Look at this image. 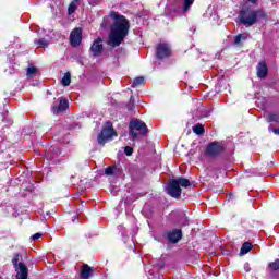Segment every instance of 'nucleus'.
Returning <instances> with one entry per match:
<instances>
[{
	"label": "nucleus",
	"instance_id": "nucleus-19",
	"mask_svg": "<svg viewBox=\"0 0 279 279\" xmlns=\"http://www.w3.org/2000/svg\"><path fill=\"white\" fill-rule=\"evenodd\" d=\"M17 71H19V68H17L16 63H11L9 65V69L4 70L7 75H14Z\"/></svg>",
	"mask_w": 279,
	"mask_h": 279
},
{
	"label": "nucleus",
	"instance_id": "nucleus-14",
	"mask_svg": "<svg viewBox=\"0 0 279 279\" xmlns=\"http://www.w3.org/2000/svg\"><path fill=\"white\" fill-rule=\"evenodd\" d=\"M60 155V148L58 147H50L47 149L45 156L48 160H56L58 156Z\"/></svg>",
	"mask_w": 279,
	"mask_h": 279
},
{
	"label": "nucleus",
	"instance_id": "nucleus-4",
	"mask_svg": "<svg viewBox=\"0 0 279 279\" xmlns=\"http://www.w3.org/2000/svg\"><path fill=\"white\" fill-rule=\"evenodd\" d=\"M147 124H145V122L142 120L136 119L129 123V134L132 141H136L138 136H144V134H147Z\"/></svg>",
	"mask_w": 279,
	"mask_h": 279
},
{
	"label": "nucleus",
	"instance_id": "nucleus-3",
	"mask_svg": "<svg viewBox=\"0 0 279 279\" xmlns=\"http://www.w3.org/2000/svg\"><path fill=\"white\" fill-rule=\"evenodd\" d=\"M189 186H191V181H189V179L184 177L171 179L168 183L167 193L170 195V197H173L174 199H180V197L182 196V189H189Z\"/></svg>",
	"mask_w": 279,
	"mask_h": 279
},
{
	"label": "nucleus",
	"instance_id": "nucleus-34",
	"mask_svg": "<svg viewBox=\"0 0 279 279\" xmlns=\"http://www.w3.org/2000/svg\"><path fill=\"white\" fill-rule=\"evenodd\" d=\"M40 236H43V233H35L31 239H32V241H38V239H40Z\"/></svg>",
	"mask_w": 279,
	"mask_h": 279
},
{
	"label": "nucleus",
	"instance_id": "nucleus-28",
	"mask_svg": "<svg viewBox=\"0 0 279 279\" xmlns=\"http://www.w3.org/2000/svg\"><path fill=\"white\" fill-rule=\"evenodd\" d=\"M269 268L272 270V271H279V259H276L275 262H271L269 264Z\"/></svg>",
	"mask_w": 279,
	"mask_h": 279
},
{
	"label": "nucleus",
	"instance_id": "nucleus-32",
	"mask_svg": "<svg viewBox=\"0 0 279 279\" xmlns=\"http://www.w3.org/2000/svg\"><path fill=\"white\" fill-rule=\"evenodd\" d=\"M2 121L3 123H8L7 125H12L10 119H8V111L5 113H2Z\"/></svg>",
	"mask_w": 279,
	"mask_h": 279
},
{
	"label": "nucleus",
	"instance_id": "nucleus-38",
	"mask_svg": "<svg viewBox=\"0 0 279 279\" xmlns=\"http://www.w3.org/2000/svg\"><path fill=\"white\" fill-rule=\"evenodd\" d=\"M113 196H117V191H111Z\"/></svg>",
	"mask_w": 279,
	"mask_h": 279
},
{
	"label": "nucleus",
	"instance_id": "nucleus-36",
	"mask_svg": "<svg viewBox=\"0 0 279 279\" xmlns=\"http://www.w3.org/2000/svg\"><path fill=\"white\" fill-rule=\"evenodd\" d=\"M3 145H5V142L0 143V151H1V148L3 147Z\"/></svg>",
	"mask_w": 279,
	"mask_h": 279
},
{
	"label": "nucleus",
	"instance_id": "nucleus-29",
	"mask_svg": "<svg viewBox=\"0 0 279 279\" xmlns=\"http://www.w3.org/2000/svg\"><path fill=\"white\" fill-rule=\"evenodd\" d=\"M77 5L75 4V1L71 2L69 8H68V13L73 14L76 10Z\"/></svg>",
	"mask_w": 279,
	"mask_h": 279
},
{
	"label": "nucleus",
	"instance_id": "nucleus-12",
	"mask_svg": "<svg viewBox=\"0 0 279 279\" xmlns=\"http://www.w3.org/2000/svg\"><path fill=\"white\" fill-rule=\"evenodd\" d=\"M15 279H27L29 276V269L23 263H19V266L15 268Z\"/></svg>",
	"mask_w": 279,
	"mask_h": 279
},
{
	"label": "nucleus",
	"instance_id": "nucleus-20",
	"mask_svg": "<svg viewBox=\"0 0 279 279\" xmlns=\"http://www.w3.org/2000/svg\"><path fill=\"white\" fill-rule=\"evenodd\" d=\"M143 85H145V77L138 76L134 78L132 83V88H137V86H143Z\"/></svg>",
	"mask_w": 279,
	"mask_h": 279
},
{
	"label": "nucleus",
	"instance_id": "nucleus-11",
	"mask_svg": "<svg viewBox=\"0 0 279 279\" xmlns=\"http://www.w3.org/2000/svg\"><path fill=\"white\" fill-rule=\"evenodd\" d=\"M166 236L170 243H178L182 239V229H173L168 231Z\"/></svg>",
	"mask_w": 279,
	"mask_h": 279
},
{
	"label": "nucleus",
	"instance_id": "nucleus-15",
	"mask_svg": "<svg viewBox=\"0 0 279 279\" xmlns=\"http://www.w3.org/2000/svg\"><path fill=\"white\" fill-rule=\"evenodd\" d=\"M93 268L88 266L87 264L83 265L82 271H81V278L82 279H88L90 276H93Z\"/></svg>",
	"mask_w": 279,
	"mask_h": 279
},
{
	"label": "nucleus",
	"instance_id": "nucleus-1",
	"mask_svg": "<svg viewBox=\"0 0 279 279\" xmlns=\"http://www.w3.org/2000/svg\"><path fill=\"white\" fill-rule=\"evenodd\" d=\"M110 16L114 22L111 25L107 45L114 48L119 47L128 37V34L130 33V22L125 16L119 15L117 12H111Z\"/></svg>",
	"mask_w": 279,
	"mask_h": 279
},
{
	"label": "nucleus",
	"instance_id": "nucleus-10",
	"mask_svg": "<svg viewBox=\"0 0 279 279\" xmlns=\"http://www.w3.org/2000/svg\"><path fill=\"white\" fill-rule=\"evenodd\" d=\"M66 108H69V100L64 99V98H60L59 99V105L58 102H53L52 106V114H60V112H64V110H66Z\"/></svg>",
	"mask_w": 279,
	"mask_h": 279
},
{
	"label": "nucleus",
	"instance_id": "nucleus-17",
	"mask_svg": "<svg viewBox=\"0 0 279 279\" xmlns=\"http://www.w3.org/2000/svg\"><path fill=\"white\" fill-rule=\"evenodd\" d=\"M247 38H250V34L248 33H242L235 36L234 38V45L240 46L242 40H247Z\"/></svg>",
	"mask_w": 279,
	"mask_h": 279
},
{
	"label": "nucleus",
	"instance_id": "nucleus-9",
	"mask_svg": "<svg viewBox=\"0 0 279 279\" xmlns=\"http://www.w3.org/2000/svg\"><path fill=\"white\" fill-rule=\"evenodd\" d=\"M70 43L72 47L82 45V28H74L70 34Z\"/></svg>",
	"mask_w": 279,
	"mask_h": 279
},
{
	"label": "nucleus",
	"instance_id": "nucleus-31",
	"mask_svg": "<svg viewBox=\"0 0 279 279\" xmlns=\"http://www.w3.org/2000/svg\"><path fill=\"white\" fill-rule=\"evenodd\" d=\"M124 154L126 156H132V154H134V148L130 147V146H125L124 147Z\"/></svg>",
	"mask_w": 279,
	"mask_h": 279
},
{
	"label": "nucleus",
	"instance_id": "nucleus-35",
	"mask_svg": "<svg viewBox=\"0 0 279 279\" xmlns=\"http://www.w3.org/2000/svg\"><path fill=\"white\" fill-rule=\"evenodd\" d=\"M244 270H245L246 272H250V271L252 270V268H250V263H245V264H244Z\"/></svg>",
	"mask_w": 279,
	"mask_h": 279
},
{
	"label": "nucleus",
	"instance_id": "nucleus-25",
	"mask_svg": "<svg viewBox=\"0 0 279 279\" xmlns=\"http://www.w3.org/2000/svg\"><path fill=\"white\" fill-rule=\"evenodd\" d=\"M35 45H37V47H49V41L45 38L35 39Z\"/></svg>",
	"mask_w": 279,
	"mask_h": 279
},
{
	"label": "nucleus",
	"instance_id": "nucleus-22",
	"mask_svg": "<svg viewBox=\"0 0 279 279\" xmlns=\"http://www.w3.org/2000/svg\"><path fill=\"white\" fill-rule=\"evenodd\" d=\"M118 171H119V168H117V166L108 167L105 169L106 175H117Z\"/></svg>",
	"mask_w": 279,
	"mask_h": 279
},
{
	"label": "nucleus",
	"instance_id": "nucleus-37",
	"mask_svg": "<svg viewBox=\"0 0 279 279\" xmlns=\"http://www.w3.org/2000/svg\"><path fill=\"white\" fill-rule=\"evenodd\" d=\"M250 3H256L257 0H247Z\"/></svg>",
	"mask_w": 279,
	"mask_h": 279
},
{
	"label": "nucleus",
	"instance_id": "nucleus-30",
	"mask_svg": "<svg viewBox=\"0 0 279 279\" xmlns=\"http://www.w3.org/2000/svg\"><path fill=\"white\" fill-rule=\"evenodd\" d=\"M19 258H21V255L19 253H16L12 259L14 269H16V267H19Z\"/></svg>",
	"mask_w": 279,
	"mask_h": 279
},
{
	"label": "nucleus",
	"instance_id": "nucleus-39",
	"mask_svg": "<svg viewBox=\"0 0 279 279\" xmlns=\"http://www.w3.org/2000/svg\"><path fill=\"white\" fill-rule=\"evenodd\" d=\"M80 0H74L75 3H77Z\"/></svg>",
	"mask_w": 279,
	"mask_h": 279
},
{
	"label": "nucleus",
	"instance_id": "nucleus-6",
	"mask_svg": "<svg viewBox=\"0 0 279 279\" xmlns=\"http://www.w3.org/2000/svg\"><path fill=\"white\" fill-rule=\"evenodd\" d=\"M226 151V147L219 142H211L208 144L205 154L209 158H217L218 156H221Z\"/></svg>",
	"mask_w": 279,
	"mask_h": 279
},
{
	"label": "nucleus",
	"instance_id": "nucleus-2",
	"mask_svg": "<svg viewBox=\"0 0 279 279\" xmlns=\"http://www.w3.org/2000/svg\"><path fill=\"white\" fill-rule=\"evenodd\" d=\"M238 19L241 25L252 27V25H256L258 21L267 19V14L260 9L254 10L250 7H245L240 11Z\"/></svg>",
	"mask_w": 279,
	"mask_h": 279
},
{
	"label": "nucleus",
	"instance_id": "nucleus-40",
	"mask_svg": "<svg viewBox=\"0 0 279 279\" xmlns=\"http://www.w3.org/2000/svg\"><path fill=\"white\" fill-rule=\"evenodd\" d=\"M74 219H77V216H74Z\"/></svg>",
	"mask_w": 279,
	"mask_h": 279
},
{
	"label": "nucleus",
	"instance_id": "nucleus-27",
	"mask_svg": "<svg viewBox=\"0 0 279 279\" xmlns=\"http://www.w3.org/2000/svg\"><path fill=\"white\" fill-rule=\"evenodd\" d=\"M180 223L181 226H189V217H186V214H180Z\"/></svg>",
	"mask_w": 279,
	"mask_h": 279
},
{
	"label": "nucleus",
	"instance_id": "nucleus-18",
	"mask_svg": "<svg viewBox=\"0 0 279 279\" xmlns=\"http://www.w3.org/2000/svg\"><path fill=\"white\" fill-rule=\"evenodd\" d=\"M251 251H252V243L245 242L240 250V256H245V254H247Z\"/></svg>",
	"mask_w": 279,
	"mask_h": 279
},
{
	"label": "nucleus",
	"instance_id": "nucleus-13",
	"mask_svg": "<svg viewBox=\"0 0 279 279\" xmlns=\"http://www.w3.org/2000/svg\"><path fill=\"white\" fill-rule=\"evenodd\" d=\"M267 73H269V69H267V63L265 61H260L257 64V77L260 80H265L267 77Z\"/></svg>",
	"mask_w": 279,
	"mask_h": 279
},
{
	"label": "nucleus",
	"instance_id": "nucleus-33",
	"mask_svg": "<svg viewBox=\"0 0 279 279\" xmlns=\"http://www.w3.org/2000/svg\"><path fill=\"white\" fill-rule=\"evenodd\" d=\"M133 108H134V96H131L130 97V102L128 105V109L133 110Z\"/></svg>",
	"mask_w": 279,
	"mask_h": 279
},
{
	"label": "nucleus",
	"instance_id": "nucleus-26",
	"mask_svg": "<svg viewBox=\"0 0 279 279\" xmlns=\"http://www.w3.org/2000/svg\"><path fill=\"white\" fill-rule=\"evenodd\" d=\"M36 73H38V69L36 66H29L27 69L26 75H27V77H34V75H36Z\"/></svg>",
	"mask_w": 279,
	"mask_h": 279
},
{
	"label": "nucleus",
	"instance_id": "nucleus-7",
	"mask_svg": "<svg viewBox=\"0 0 279 279\" xmlns=\"http://www.w3.org/2000/svg\"><path fill=\"white\" fill-rule=\"evenodd\" d=\"M89 51L94 58H99V56H101V51H104V39H101V37L95 39Z\"/></svg>",
	"mask_w": 279,
	"mask_h": 279
},
{
	"label": "nucleus",
	"instance_id": "nucleus-8",
	"mask_svg": "<svg viewBox=\"0 0 279 279\" xmlns=\"http://www.w3.org/2000/svg\"><path fill=\"white\" fill-rule=\"evenodd\" d=\"M156 56L158 60H165L171 56V48L168 44H159L156 47Z\"/></svg>",
	"mask_w": 279,
	"mask_h": 279
},
{
	"label": "nucleus",
	"instance_id": "nucleus-23",
	"mask_svg": "<svg viewBox=\"0 0 279 279\" xmlns=\"http://www.w3.org/2000/svg\"><path fill=\"white\" fill-rule=\"evenodd\" d=\"M61 84L63 86H70L71 85V73L66 72L64 76L62 77Z\"/></svg>",
	"mask_w": 279,
	"mask_h": 279
},
{
	"label": "nucleus",
	"instance_id": "nucleus-24",
	"mask_svg": "<svg viewBox=\"0 0 279 279\" xmlns=\"http://www.w3.org/2000/svg\"><path fill=\"white\" fill-rule=\"evenodd\" d=\"M183 1V12H189L191 5L195 3V0H182Z\"/></svg>",
	"mask_w": 279,
	"mask_h": 279
},
{
	"label": "nucleus",
	"instance_id": "nucleus-5",
	"mask_svg": "<svg viewBox=\"0 0 279 279\" xmlns=\"http://www.w3.org/2000/svg\"><path fill=\"white\" fill-rule=\"evenodd\" d=\"M112 136H117V131H114V128H112V122H107L106 126L101 130L97 137L98 145L104 147L108 141H111Z\"/></svg>",
	"mask_w": 279,
	"mask_h": 279
},
{
	"label": "nucleus",
	"instance_id": "nucleus-21",
	"mask_svg": "<svg viewBox=\"0 0 279 279\" xmlns=\"http://www.w3.org/2000/svg\"><path fill=\"white\" fill-rule=\"evenodd\" d=\"M193 132L194 134H197L198 136H202L206 130H204V125L197 123L196 125L193 126Z\"/></svg>",
	"mask_w": 279,
	"mask_h": 279
},
{
	"label": "nucleus",
	"instance_id": "nucleus-16",
	"mask_svg": "<svg viewBox=\"0 0 279 279\" xmlns=\"http://www.w3.org/2000/svg\"><path fill=\"white\" fill-rule=\"evenodd\" d=\"M266 121L268 123H279V113L278 112L266 113Z\"/></svg>",
	"mask_w": 279,
	"mask_h": 279
}]
</instances>
